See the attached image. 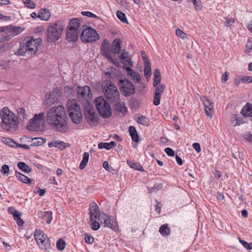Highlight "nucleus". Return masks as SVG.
Segmentation results:
<instances>
[{
	"mask_svg": "<svg viewBox=\"0 0 252 252\" xmlns=\"http://www.w3.org/2000/svg\"><path fill=\"white\" fill-rule=\"evenodd\" d=\"M9 170V169L8 166L7 165L4 164L2 166L0 171L2 174H5L8 172Z\"/></svg>",
	"mask_w": 252,
	"mask_h": 252,
	"instance_id": "61",
	"label": "nucleus"
},
{
	"mask_svg": "<svg viewBox=\"0 0 252 252\" xmlns=\"http://www.w3.org/2000/svg\"><path fill=\"white\" fill-rule=\"evenodd\" d=\"M128 131L132 140L135 142H138L139 137L135 128L134 126H130L129 127Z\"/></svg>",
	"mask_w": 252,
	"mask_h": 252,
	"instance_id": "35",
	"label": "nucleus"
},
{
	"mask_svg": "<svg viewBox=\"0 0 252 252\" xmlns=\"http://www.w3.org/2000/svg\"><path fill=\"white\" fill-rule=\"evenodd\" d=\"M79 31L67 29L66 38L69 42L76 41L78 37Z\"/></svg>",
	"mask_w": 252,
	"mask_h": 252,
	"instance_id": "24",
	"label": "nucleus"
},
{
	"mask_svg": "<svg viewBox=\"0 0 252 252\" xmlns=\"http://www.w3.org/2000/svg\"><path fill=\"white\" fill-rule=\"evenodd\" d=\"M66 107L68 114L76 111L78 109H81L75 99H69L66 103Z\"/></svg>",
	"mask_w": 252,
	"mask_h": 252,
	"instance_id": "21",
	"label": "nucleus"
},
{
	"mask_svg": "<svg viewBox=\"0 0 252 252\" xmlns=\"http://www.w3.org/2000/svg\"><path fill=\"white\" fill-rule=\"evenodd\" d=\"M21 216V213L17 211V224L20 226H22L24 223L23 220L20 218Z\"/></svg>",
	"mask_w": 252,
	"mask_h": 252,
	"instance_id": "56",
	"label": "nucleus"
},
{
	"mask_svg": "<svg viewBox=\"0 0 252 252\" xmlns=\"http://www.w3.org/2000/svg\"><path fill=\"white\" fill-rule=\"evenodd\" d=\"M38 217L41 218H45L46 222L48 224H50L53 219L52 212L51 211L39 212L38 213Z\"/></svg>",
	"mask_w": 252,
	"mask_h": 252,
	"instance_id": "27",
	"label": "nucleus"
},
{
	"mask_svg": "<svg viewBox=\"0 0 252 252\" xmlns=\"http://www.w3.org/2000/svg\"><path fill=\"white\" fill-rule=\"evenodd\" d=\"M60 94H58L57 92L55 90L53 92H47L46 94L44 101L45 105L48 107L51 106L58 100V96Z\"/></svg>",
	"mask_w": 252,
	"mask_h": 252,
	"instance_id": "15",
	"label": "nucleus"
},
{
	"mask_svg": "<svg viewBox=\"0 0 252 252\" xmlns=\"http://www.w3.org/2000/svg\"><path fill=\"white\" fill-rule=\"evenodd\" d=\"M81 40L85 42H93L100 38L95 30L88 26H83L81 35Z\"/></svg>",
	"mask_w": 252,
	"mask_h": 252,
	"instance_id": "7",
	"label": "nucleus"
},
{
	"mask_svg": "<svg viewBox=\"0 0 252 252\" xmlns=\"http://www.w3.org/2000/svg\"><path fill=\"white\" fill-rule=\"evenodd\" d=\"M66 243L64 240L60 238L56 243V246L58 250L63 251L65 248Z\"/></svg>",
	"mask_w": 252,
	"mask_h": 252,
	"instance_id": "42",
	"label": "nucleus"
},
{
	"mask_svg": "<svg viewBox=\"0 0 252 252\" xmlns=\"http://www.w3.org/2000/svg\"><path fill=\"white\" fill-rule=\"evenodd\" d=\"M40 249L48 250L51 248V244L49 237H34Z\"/></svg>",
	"mask_w": 252,
	"mask_h": 252,
	"instance_id": "17",
	"label": "nucleus"
},
{
	"mask_svg": "<svg viewBox=\"0 0 252 252\" xmlns=\"http://www.w3.org/2000/svg\"><path fill=\"white\" fill-rule=\"evenodd\" d=\"M69 116L74 124H79L82 121V115L81 109L79 110L78 109L76 111L69 113Z\"/></svg>",
	"mask_w": 252,
	"mask_h": 252,
	"instance_id": "22",
	"label": "nucleus"
},
{
	"mask_svg": "<svg viewBox=\"0 0 252 252\" xmlns=\"http://www.w3.org/2000/svg\"><path fill=\"white\" fill-rule=\"evenodd\" d=\"M17 178L21 182L26 184H31L32 182V181L29 178L20 173H17Z\"/></svg>",
	"mask_w": 252,
	"mask_h": 252,
	"instance_id": "41",
	"label": "nucleus"
},
{
	"mask_svg": "<svg viewBox=\"0 0 252 252\" xmlns=\"http://www.w3.org/2000/svg\"><path fill=\"white\" fill-rule=\"evenodd\" d=\"M26 7L30 9H34L36 7L35 3L32 0H22Z\"/></svg>",
	"mask_w": 252,
	"mask_h": 252,
	"instance_id": "44",
	"label": "nucleus"
},
{
	"mask_svg": "<svg viewBox=\"0 0 252 252\" xmlns=\"http://www.w3.org/2000/svg\"><path fill=\"white\" fill-rule=\"evenodd\" d=\"M130 67L123 66V68L125 69L127 75L130 77L134 83H139L141 79L140 76L137 72L132 69Z\"/></svg>",
	"mask_w": 252,
	"mask_h": 252,
	"instance_id": "20",
	"label": "nucleus"
},
{
	"mask_svg": "<svg viewBox=\"0 0 252 252\" xmlns=\"http://www.w3.org/2000/svg\"><path fill=\"white\" fill-rule=\"evenodd\" d=\"M242 82L243 83H252V76H244L240 79L239 81V83L240 82Z\"/></svg>",
	"mask_w": 252,
	"mask_h": 252,
	"instance_id": "51",
	"label": "nucleus"
},
{
	"mask_svg": "<svg viewBox=\"0 0 252 252\" xmlns=\"http://www.w3.org/2000/svg\"><path fill=\"white\" fill-rule=\"evenodd\" d=\"M85 119L89 125L93 126L98 124L99 117L95 113L93 107L89 104L84 108Z\"/></svg>",
	"mask_w": 252,
	"mask_h": 252,
	"instance_id": "9",
	"label": "nucleus"
},
{
	"mask_svg": "<svg viewBox=\"0 0 252 252\" xmlns=\"http://www.w3.org/2000/svg\"><path fill=\"white\" fill-rule=\"evenodd\" d=\"M90 220H97L98 221V219H99L101 216L99 207L95 202H93L90 205Z\"/></svg>",
	"mask_w": 252,
	"mask_h": 252,
	"instance_id": "18",
	"label": "nucleus"
},
{
	"mask_svg": "<svg viewBox=\"0 0 252 252\" xmlns=\"http://www.w3.org/2000/svg\"><path fill=\"white\" fill-rule=\"evenodd\" d=\"M77 96L80 99H85L87 101L89 100L92 96L90 88L88 86L78 87L77 88Z\"/></svg>",
	"mask_w": 252,
	"mask_h": 252,
	"instance_id": "13",
	"label": "nucleus"
},
{
	"mask_svg": "<svg viewBox=\"0 0 252 252\" xmlns=\"http://www.w3.org/2000/svg\"><path fill=\"white\" fill-rule=\"evenodd\" d=\"M66 120L65 109L62 105L52 107L47 112V122L60 132H65L68 130Z\"/></svg>",
	"mask_w": 252,
	"mask_h": 252,
	"instance_id": "1",
	"label": "nucleus"
},
{
	"mask_svg": "<svg viewBox=\"0 0 252 252\" xmlns=\"http://www.w3.org/2000/svg\"><path fill=\"white\" fill-rule=\"evenodd\" d=\"M192 147L195 149V150L198 153L201 151V148L200 146V144L198 143H194L192 145Z\"/></svg>",
	"mask_w": 252,
	"mask_h": 252,
	"instance_id": "63",
	"label": "nucleus"
},
{
	"mask_svg": "<svg viewBox=\"0 0 252 252\" xmlns=\"http://www.w3.org/2000/svg\"><path fill=\"white\" fill-rule=\"evenodd\" d=\"M32 138L27 136H24L20 139L21 144L17 143V148H23L26 149H29L31 143Z\"/></svg>",
	"mask_w": 252,
	"mask_h": 252,
	"instance_id": "26",
	"label": "nucleus"
},
{
	"mask_svg": "<svg viewBox=\"0 0 252 252\" xmlns=\"http://www.w3.org/2000/svg\"><path fill=\"white\" fill-rule=\"evenodd\" d=\"M143 58L145 61L144 66V75L146 78H149L151 75V68L150 62L146 58L145 56H143Z\"/></svg>",
	"mask_w": 252,
	"mask_h": 252,
	"instance_id": "29",
	"label": "nucleus"
},
{
	"mask_svg": "<svg viewBox=\"0 0 252 252\" xmlns=\"http://www.w3.org/2000/svg\"><path fill=\"white\" fill-rule=\"evenodd\" d=\"M121 41L119 38H116L114 40L112 43V50L113 53L117 54L118 53L121 48Z\"/></svg>",
	"mask_w": 252,
	"mask_h": 252,
	"instance_id": "33",
	"label": "nucleus"
},
{
	"mask_svg": "<svg viewBox=\"0 0 252 252\" xmlns=\"http://www.w3.org/2000/svg\"><path fill=\"white\" fill-rule=\"evenodd\" d=\"M136 122L143 126H148L149 125V119L143 115L137 117Z\"/></svg>",
	"mask_w": 252,
	"mask_h": 252,
	"instance_id": "39",
	"label": "nucleus"
},
{
	"mask_svg": "<svg viewBox=\"0 0 252 252\" xmlns=\"http://www.w3.org/2000/svg\"><path fill=\"white\" fill-rule=\"evenodd\" d=\"M192 3L193 4L195 10L198 11L202 10V4L200 0H195Z\"/></svg>",
	"mask_w": 252,
	"mask_h": 252,
	"instance_id": "50",
	"label": "nucleus"
},
{
	"mask_svg": "<svg viewBox=\"0 0 252 252\" xmlns=\"http://www.w3.org/2000/svg\"><path fill=\"white\" fill-rule=\"evenodd\" d=\"M120 59L124 66H133V62L131 61L130 58L128 56V53L126 52H123L120 56Z\"/></svg>",
	"mask_w": 252,
	"mask_h": 252,
	"instance_id": "23",
	"label": "nucleus"
},
{
	"mask_svg": "<svg viewBox=\"0 0 252 252\" xmlns=\"http://www.w3.org/2000/svg\"><path fill=\"white\" fill-rule=\"evenodd\" d=\"M241 113L245 117H252V104L247 103L242 108Z\"/></svg>",
	"mask_w": 252,
	"mask_h": 252,
	"instance_id": "28",
	"label": "nucleus"
},
{
	"mask_svg": "<svg viewBox=\"0 0 252 252\" xmlns=\"http://www.w3.org/2000/svg\"><path fill=\"white\" fill-rule=\"evenodd\" d=\"M117 17L124 23H127V21L126 15L119 11H118L116 13Z\"/></svg>",
	"mask_w": 252,
	"mask_h": 252,
	"instance_id": "47",
	"label": "nucleus"
},
{
	"mask_svg": "<svg viewBox=\"0 0 252 252\" xmlns=\"http://www.w3.org/2000/svg\"><path fill=\"white\" fill-rule=\"evenodd\" d=\"M28 118V114L25 107H19L17 109V125L22 124Z\"/></svg>",
	"mask_w": 252,
	"mask_h": 252,
	"instance_id": "19",
	"label": "nucleus"
},
{
	"mask_svg": "<svg viewBox=\"0 0 252 252\" xmlns=\"http://www.w3.org/2000/svg\"><path fill=\"white\" fill-rule=\"evenodd\" d=\"M2 141L6 145L12 147H14L16 144V142L12 139L9 138H3L2 139Z\"/></svg>",
	"mask_w": 252,
	"mask_h": 252,
	"instance_id": "46",
	"label": "nucleus"
},
{
	"mask_svg": "<svg viewBox=\"0 0 252 252\" xmlns=\"http://www.w3.org/2000/svg\"><path fill=\"white\" fill-rule=\"evenodd\" d=\"M43 143V141L41 139L38 138L37 137H35L33 138H32L31 143H30V146H37L41 145Z\"/></svg>",
	"mask_w": 252,
	"mask_h": 252,
	"instance_id": "45",
	"label": "nucleus"
},
{
	"mask_svg": "<svg viewBox=\"0 0 252 252\" xmlns=\"http://www.w3.org/2000/svg\"><path fill=\"white\" fill-rule=\"evenodd\" d=\"M118 86L121 93L125 96H130L135 93L134 85L127 79H120Z\"/></svg>",
	"mask_w": 252,
	"mask_h": 252,
	"instance_id": "10",
	"label": "nucleus"
},
{
	"mask_svg": "<svg viewBox=\"0 0 252 252\" xmlns=\"http://www.w3.org/2000/svg\"><path fill=\"white\" fill-rule=\"evenodd\" d=\"M159 231L161 235L166 236L170 234V229L168 224H165L160 227Z\"/></svg>",
	"mask_w": 252,
	"mask_h": 252,
	"instance_id": "40",
	"label": "nucleus"
},
{
	"mask_svg": "<svg viewBox=\"0 0 252 252\" xmlns=\"http://www.w3.org/2000/svg\"><path fill=\"white\" fill-rule=\"evenodd\" d=\"M0 32L3 33L2 36L5 40H9L15 35L16 27L11 26L2 27L0 29Z\"/></svg>",
	"mask_w": 252,
	"mask_h": 252,
	"instance_id": "14",
	"label": "nucleus"
},
{
	"mask_svg": "<svg viewBox=\"0 0 252 252\" xmlns=\"http://www.w3.org/2000/svg\"><path fill=\"white\" fill-rule=\"evenodd\" d=\"M0 117L1 119V127L9 131H15L16 119L14 114L7 107L3 108L0 111Z\"/></svg>",
	"mask_w": 252,
	"mask_h": 252,
	"instance_id": "3",
	"label": "nucleus"
},
{
	"mask_svg": "<svg viewBox=\"0 0 252 252\" xmlns=\"http://www.w3.org/2000/svg\"><path fill=\"white\" fill-rule=\"evenodd\" d=\"M64 91L66 95L67 96H70L73 92L72 89L68 86L64 87Z\"/></svg>",
	"mask_w": 252,
	"mask_h": 252,
	"instance_id": "57",
	"label": "nucleus"
},
{
	"mask_svg": "<svg viewBox=\"0 0 252 252\" xmlns=\"http://www.w3.org/2000/svg\"><path fill=\"white\" fill-rule=\"evenodd\" d=\"M156 87L155 94L161 95V94L164 92V86L163 85H158Z\"/></svg>",
	"mask_w": 252,
	"mask_h": 252,
	"instance_id": "49",
	"label": "nucleus"
},
{
	"mask_svg": "<svg viewBox=\"0 0 252 252\" xmlns=\"http://www.w3.org/2000/svg\"><path fill=\"white\" fill-rule=\"evenodd\" d=\"M252 49V38L249 39L247 43L245 49V53L248 54Z\"/></svg>",
	"mask_w": 252,
	"mask_h": 252,
	"instance_id": "52",
	"label": "nucleus"
},
{
	"mask_svg": "<svg viewBox=\"0 0 252 252\" xmlns=\"http://www.w3.org/2000/svg\"><path fill=\"white\" fill-rule=\"evenodd\" d=\"M63 29V25L60 21L50 24L46 32L47 41L53 42L58 40L60 38Z\"/></svg>",
	"mask_w": 252,
	"mask_h": 252,
	"instance_id": "4",
	"label": "nucleus"
},
{
	"mask_svg": "<svg viewBox=\"0 0 252 252\" xmlns=\"http://www.w3.org/2000/svg\"><path fill=\"white\" fill-rule=\"evenodd\" d=\"M81 13L83 16H86L89 17H97L96 15L90 11H82Z\"/></svg>",
	"mask_w": 252,
	"mask_h": 252,
	"instance_id": "59",
	"label": "nucleus"
},
{
	"mask_svg": "<svg viewBox=\"0 0 252 252\" xmlns=\"http://www.w3.org/2000/svg\"><path fill=\"white\" fill-rule=\"evenodd\" d=\"M164 151L166 153V154L169 156L173 157L174 155V151L170 148H166L164 149Z\"/></svg>",
	"mask_w": 252,
	"mask_h": 252,
	"instance_id": "60",
	"label": "nucleus"
},
{
	"mask_svg": "<svg viewBox=\"0 0 252 252\" xmlns=\"http://www.w3.org/2000/svg\"><path fill=\"white\" fill-rule=\"evenodd\" d=\"M38 16L41 20L47 21L50 18L51 12L48 9L42 8L39 11L38 13Z\"/></svg>",
	"mask_w": 252,
	"mask_h": 252,
	"instance_id": "25",
	"label": "nucleus"
},
{
	"mask_svg": "<svg viewBox=\"0 0 252 252\" xmlns=\"http://www.w3.org/2000/svg\"><path fill=\"white\" fill-rule=\"evenodd\" d=\"M90 221L91 222L92 228L93 230H96L99 228L100 223L99 221H97L96 220H93Z\"/></svg>",
	"mask_w": 252,
	"mask_h": 252,
	"instance_id": "48",
	"label": "nucleus"
},
{
	"mask_svg": "<svg viewBox=\"0 0 252 252\" xmlns=\"http://www.w3.org/2000/svg\"><path fill=\"white\" fill-rule=\"evenodd\" d=\"M201 100L205 107L206 114L208 117H211L214 113V103L210 99L204 96L201 97Z\"/></svg>",
	"mask_w": 252,
	"mask_h": 252,
	"instance_id": "16",
	"label": "nucleus"
},
{
	"mask_svg": "<svg viewBox=\"0 0 252 252\" xmlns=\"http://www.w3.org/2000/svg\"><path fill=\"white\" fill-rule=\"evenodd\" d=\"M116 146V143L114 141H111L109 143L101 142L98 144V147L99 149H105L106 150H110L112 148Z\"/></svg>",
	"mask_w": 252,
	"mask_h": 252,
	"instance_id": "32",
	"label": "nucleus"
},
{
	"mask_svg": "<svg viewBox=\"0 0 252 252\" xmlns=\"http://www.w3.org/2000/svg\"><path fill=\"white\" fill-rule=\"evenodd\" d=\"M17 165L18 167L24 173H28L32 171V168L25 162H19Z\"/></svg>",
	"mask_w": 252,
	"mask_h": 252,
	"instance_id": "34",
	"label": "nucleus"
},
{
	"mask_svg": "<svg viewBox=\"0 0 252 252\" xmlns=\"http://www.w3.org/2000/svg\"><path fill=\"white\" fill-rule=\"evenodd\" d=\"M44 233L40 229H37L34 231V236H44Z\"/></svg>",
	"mask_w": 252,
	"mask_h": 252,
	"instance_id": "64",
	"label": "nucleus"
},
{
	"mask_svg": "<svg viewBox=\"0 0 252 252\" xmlns=\"http://www.w3.org/2000/svg\"><path fill=\"white\" fill-rule=\"evenodd\" d=\"M176 34L177 36H178L179 37H180L183 39L187 38L186 34L185 32H184L183 31L180 29H178L176 30Z\"/></svg>",
	"mask_w": 252,
	"mask_h": 252,
	"instance_id": "54",
	"label": "nucleus"
},
{
	"mask_svg": "<svg viewBox=\"0 0 252 252\" xmlns=\"http://www.w3.org/2000/svg\"><path fill=\"white\" fill-rule=\"evenodd\" d=\"M94 104L101 117L108 118L111 116L112 114L111 106L104 97L102 96L96 97L94 100Z\"/></svg>",
	"mask_w": 252,
	"mask_h": 252,
	"instance_id": "6",
	"label": "nucleus"
},
{
	"mask_svg": "<svg viewBox=\"0 0 252 252\" xmlns=\"http://www.w3.org/2000/svg\"><path fill=\"white\" fill-rule=\"evenodd\" d=\"M44 122V113L35 114L34 117L30 121L28 129L32 131L40 130L43 127Z\"/></svg>",
	"mask_w": 252,
	"mask_h": 252,
	"instance_id": "8",
	"label": "nucleus"
},
{
	"mask_svg": "<svg viewBox=\"0 0 252 252\" xmlns=\"http://www.w3.org/2000/svg\"><path fill=\"white\" fill-rule=\"evenodd\" d=\"M98 221L101 224H104V226L109 227L115 231L118 230L117 222L113 217H109L106 214H102L101 217L98 219Z\"/></svg>",
	"mask_w": 252,
	"mask_h": 252,
	"instance_id": "12",
	"label": "nucleus"
},
{
	"mask_svg": "<svg viewBox=\"0 0 252 252\" xmlns=\"http://www.w3.org/2000/svg\"><path fill=\"white\" fill-rule=\"evenodd\" d=\"M239 240L240 243L243 245V246L249 252H251L250 251L252 250V242L248 243L245 240H242L239 237Z\"/></svg>",
	"mask_w": 252,
	"mask_h": 252,
	"instance_id": "43",
	"label": "nucleus"
},
{
	"mask_svg": "<svg viewBox=\"0 0 252 252\" xmlns=\"http://www.w3.org/2000/svg\"><path fill=\"white\" fill-rule=\"evenodd\" d=\"M225 25L227 27H231L233 23H235V20L233 18H229V17H226L225 18Z\"/></svg>",
	"mask_w": 252,
	"mask_h": 252,
	"instance_id": "53",
	"label": "nucleus"
},
{
	"mask_svg": "<svg viewBox=\"0 0 252 252\" xmlns=\"http://www.w3.org/2000/svg\"><path fill=\"white\" fill-rule=\"evenodd\" d=\"M161 76L159 70L156 69L154 72V81L153 86L156 87L160 82Z\"/></svg>",
	"mask_w": 252,
	"mask_h": 252,
	"instance_id": "37",
	"label": "nucleus"
},
{
	"mask_svg": "<svg viewBox=\"0 0 252 252\" xmlns=\"http://www.w3.org/2000/svg\"><path fill=\"white\" fill-rule=\"evenodd\" d=\"M102 88L105 97L111 102H117L120 94L117 87L110 81H105L102 83Z\"/></svg>",
	"mask_w": 252,
	"mask_h": 252,
	"instance_id": "5",
	"label": "nucleus"
},
{
	"mask_svg": "<svg viewBox=\"0 0 252 252\" xmlns=\"http://www.w3.org/2000/svg\"><path fill=\"white\" fill-rule=\"evenodd\" d=\"M100 49L101 54L103 56L109 60L110 62H112L115 65H118L117 64L119 63L118 61H117L115 62L113 59L112 47L110 41L108 39H105L103 40L101 45Z\"/></svg>",
	"mask_w": 252,
	"mask_h": 252,
	"instance_id": "11",
	"label": "nucleus"
},
{
	"mask_svg": "<svg viewBox=\"0 0 252 252\" xmlns=\"http://www.w3.org/2000/svg\"><path fill=\"white\" fill-rule=\"evenodd\" d=\"M80 23L78 19H73L69 22L67 29L79 31Z\"/></svg>",
	"mask_w": 252,
	"mask_h": 252,
	"instance_id": "31",
	"label": "nucleus"
},
{
	"mask_svg": "<svg viewBox=\"0 0 252 252\" xmlns=\"http://www.w3.org/2000/svg\"><path fill=\"white\" fill-rule=\"evenodd\" d=\"M41 42L42 40L40 38L27 37L20 43L18 51V54L21 55H24L25 53L30 55L35 54L38 51Z\"/></svg>",
	"mask_w": 252,
	"mask_h": 252,
	"instance_id": "2",
	"label": "nucleus"
},
{
	"mask_svg": "<svg viewBox=\"0 0 252 252\" xmlns=\"http://www.w3.org/2000/svg\"><path fill=\"white\" fill-rule=\"evenodd\" d=\"M89 158V154L88 152H85L83 154L82 160L80 163L79 168L80 169H83L87 165Z\"/></svg>",
	"mask_w": 252,
	"mask_h": 252,
	"instance_id": "36",
	"label": "nucleus"
},
{
	"mask_svg": "<svg viewBox=\"0 0 252 252\" xmlns=\"http://www.w3.org/2000/svg\"><path fill=\"white\" fill-rule=\"evenodd\" d=\"M117 109L119 111L122 112L123 113H126L127 111V108L125 106L124 103L118 104L117 106Z\"/></svg>",
	"mask_w": 252,
	"mask_h": 252,
	"instance_id": "55",
	"label": "nucleus"
},
{
	"mask_svg": "<svg viewBox=\"0 0 252 252\" xmlns=\"http://www.w3.org/2000/svg\"><path fill=\"white\" fill-rule=\"evenodd\" d=\"M127 163L131 168L133 169H134L138 171H144L143 167L139 163L133 162L131 161H127Z\"/></svg>",
	"mask_w": 252,
	"mask_h": 252,
	"instance_id": "38",
	"label": "nucleus"
},
{
	"mask_svg": "<svg viewBox=\"0 0 252 252\" xmlns=\"http://www.w3.org/2000/svg\"><path fill=\"white\" fill-rule=\"evenodd\" d=\"M8 212L13 215V217L14 220H16V209L14 207H9L8 209Z\"/></svg>",
	"mask_w": 252,
	"mask_h": 252,
	"instance_id": "62",
	"label": "nucleus"
},
{
	"mask_svg": "<svg viewBox=\"0 0 252 252\" xmlns=\"http://www.w3.org/2000/svg\"><path fill=\"white\" fill-rule=\"evenodd\" d=\"M49 147H55L63 149L68 146V144L61 141H53L48 143Z\"/></svg>",
	"mask_w": 252,
	"mask_h": 252,
	"instance_id": "30",
	"label": "nucleus"
},
{
	"mask_svg": "<svg viewBox=\"0 0 252 252\" xmlns=\"http://www.w3.org/2000/svg\"><path fill=\"white\" fill-rule=\"evenodd\" d=\"M160 95L158 94H155L154 99V104L156 106H158L160 104Z\"/></svg>",
	"mask_w": 252,
	"mask_h": 252,
	"instance_id": "58",
	"label": "nucleus"
}]
</instances>
